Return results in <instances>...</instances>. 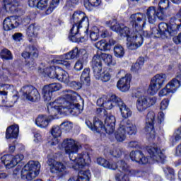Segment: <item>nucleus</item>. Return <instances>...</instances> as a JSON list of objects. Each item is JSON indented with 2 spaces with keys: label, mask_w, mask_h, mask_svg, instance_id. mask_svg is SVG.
Masks as SVG:
<instances>
[{
  "label": "nucleus",
  "mask_w": 181,
  "mask_h": 181,
  "mask_svg": "<svg viewBox=\"0 0 181 181\" xmlns=\"http://www.w3.org/2000/svg\"><path fill=\"white\" fill-rule=\"evenodd\" d=\"M159 8L162 9H168L169 8V0H161L158 4Z\"/></svg>",
  "instance_id": "nucleus-58"
},
{
  "label": "nucleus",
  "mask_w": 181,
  "mask_h": 181,
  "mask_svg": "<svg viewBox=\"0 0 181 181\" xmlns=\"http://www.w3.org/2000/svg\"><path fill=\"white\" fill-rule=\"evenodd\" d=\"M117 88L122 93H127L131 87V74H127L117 83Z\"/></svg>",
  "instance_id": "nucleus-19"
},
{
  "label": "nucleus",
  "mask_w": 181,
  "mask_h": 181,
  "mask_svg": "<svg viewBox=\"0 0 181 181\" xmlns=\"http://www.w3.org/2000/svg\"><path fill=\"white\" fill-rule=\"evenodd\" d=\"M29 52L35 59L39 56V51L37 50V48L33 46L29 47Z\"/></svg>",
  "instance_id": "nucleus-56"
},
{
  "label": "nucleus",
  "mask_w": 181,
  "mask_h": 181,
  "mask_svg": "<svg viewBox=\"0 0 181 181\" xmlns=\"http://www.w3.org/2000/svg\"><path fill=\"white\" fill-rule=\"evenodd\" d=\"M80 54V51H78V47H76L73 50L65 54V59H62L58 61V64H62L65 67V69H70L71 67V62L69 60H71L73 59H76V57H78Z\"/></svg>",
  "instance_id": "nucleus-16"
},
{
  "label": "nucleus",
  "mask_w": 181,
  "mask_h": 181,
  "mask_svg": "<svg viewBox=\"0 0 181 181\" xmlns=\"http://www.w3.org/2000/svg\"><path fill=\"white\" fill-rule=\"evenodd\" d=\"M120 126L126 134H129V135H135L136 134V125L130 120H122L120 122Z\"/></svg>",
  "instance_id": "nucleus-24"
},
{
  "label": "nucleus",
  "mask_w": 181,
  "mask_h": 181,
  "mask_svg": "<svg viewBox=\"0 0 181 181\" xmlns=\"http://www.w3.org/2000/svg\"><path fill=\"white\" fill-rule=\"evenodd\" d=\"M115 139L117 142H124L127 139V132L124 129L119 125V129L115 133Z\"/></svg>",
  "instance_id": "nucleus-34"
},
{
  "label": "nucleus",
  "mask_w": 181,
  "mask_h": 181,
  "mask_svg": "<svg viewBox=\"0 0 181 181\" xmlns=\"http://www.w3.org/2000/svg\"><path fill=\"white\" fill-rule=\"evenodd\" d=\"M147 151L154 162H159L160 163H165V154H163V151L160 148L156 146H153L148 147Z\"/></svg>",
  "instance_id": "nucleus-14"
},
{
  "label": "nucleus",
  "mask_w": 181,
  "mask_h": 181,
  "mask_svg": "<svg viewBox=\"0 0 181 181\" xmlns=\"http://www.w3.org/2000/svg\"><path fill=\"white\" fill-rule=\"evenodd\" d=\"M40 173V163L39 161H29L21 170L23 180H33Z\"/></svg>",
  "instance_id": "nucleus-6"
},
{
  "label": "nucleus",
  "mask_w": 181,
  "mask_h": 181,
  "mask_svg": "<svg viewBox=\"0 0 181 181\" xmlns=\"http://www.w3.org/2000/svg\"><path fill=\"white\" fill-rule=\"evenodd\" d=\"M72 22L74 23L73 27L70 30L69 39L72 42H86L84 37H80L78 30L81 28H86L88 29L90 23L88 22V17L83 11H76L74 13L72 16Z\"/></svg>",
  "instance_id": "nucleus-4"
},
{
  "label": "nucleus",
  "mask_w": 181,
  "mask_h": 181,
  "mask_svg": "<svg viewBox=\"0 0 181 181\" xmlns=\"http://www.w3.org/2000/svg\"><path fill=\"white\" fill-rule=\"evenodd\" d=\"M90 68H86L81 76V82L85 86H90Z\"/></svg>",
  "instance_id": "nucleus-35"
},
{
  "label": "nucleus",
  "mask_w": 181,
  "mask_h": 181,
  "mask_svg": "<svg viewBox=\"0 0 181 181\" xmlns=\"http://www.w3.org/2000/svg\"><path fill=\"white\" fill-rule=\"evenodd\" d=\"M85 122L88 128L91 129V131L101 132V131L104 130V124H103V122L97 117L93 118V124L88 119H86Z\"/></svg>",
  "instance_id": "nucleus-22"
},
{
  "label": "nucleus",
  "mask_w": 181,
  "mask_h": 181,
  "mask_svg": "<svg viewBox=\"0 0 181 181\" xmlns=\"http://www.w3.org/2000/svg\"><path fill=\"white\" fill-rule=\"evenodd\" d=\"M18 135H19V126L18 124L11 125L6 129V139H16L18 138Z\"/></svg>",
  "instance_id": "nucleus-26"
},
{
  "label": "nucleus",
  "mask_w": 181,
  "mask_h": 181,
  "mask_svg": "<svg viewBox=\"0 0 181 181\" xmlns=\"http://www.w3.org/2000/svg\"><path fill=\"white\" fill-rule=\"evenodd\" d=\"M165 81H166V74H156L151 81L148 93H149L151 95H155V94L162 88Z\"/></svg>",
  "instance_id": "nucleus-9"
},
{
  "label": "nucleus",
  "mask_w": 181,
  "mask_h": 181,
  "mask_svg": "<svg viewBox=\"0 0 181 181\" xmlns=\"http://www.w3.org/2000/svg\"><path fill=\"white\" fill-rule=\"evenodd\" d=\"M48 88L53 91H59V90H61L62 88V84L59 83H50L49 85H47Z\"/></svg>",
  "instance_id": "nucleus-54"
},
{
  "label": "nucleus",
  "mask_w": 181,
  "mask_h": 181,
  "mask_svg": "<svg viewBox=\"0 0 181 181\" xmlns=\"http://www.w3.org/2000/svg\"><path fill=\"white\" fill-rule=\"evenodd\" d=\"M80 2V0H67L66 5V6H69V8H71V6H74L75 5H77Z\"/></svg>",
  "instance_id": "nucleus-61"
},
{
  "label": "nucleus",
  "mask_w": 181,
  "mask_h": 181,
  "mask_svg": "<svg viewBox=\"0 0 181 181\" xmlns=\"http://www.w3.org/2000/svg\"><path fill=\"white\" fill-rule=\"evenodd\" d=\"M27 35L30 39V42H32V39H35L37 36V32L36 31L35 25L31 24L27 28Z\"/></svg>",
  "instance_id": "nucleus-37"
},
{
  "label": "nucleus",
  "mask_w": 181,
  "mask_h": 181,
  "mask_svg": "<svg viewBox=\"0 0 181 181\" xmlns=\"http://www.w3.org/2000/svg\"><path fill=\"white\" fill-rule=\"evenodd\" d=\"M21 91L23 98L31 101L32 103H36L40 100V93L39 90L32 86H24L21 88Z\"/></svg>",
  "instance_id": "nucleus-10"
},
{
  "label": "nucleus",
  "mask_w": 181,
  "mask_h": 181,
  "mask_svg": "<svg viewBox=\"0 0 181 181\" xmlns=\"http://www.w3.org/2000/svg\"><path fill=\"white\" fill-rule=\"evenodd\" d=\"M95 47L99 50H110V45L104 40H100L95 44Z\"/></svg>",
  "instance_id": "nucleus-46"
},
{
  "label": "nucleus",
  "mask_w": 181,
  "mask_h": 181,
  "mask_svg": "<svg viewBox=\"0 0 181 181\" xmlns=\"http://www.w3.org/2000/svg\"><path fill=\"white\" fill-rule=\"evenodd\" d=\"M42 95L45 101H50L53 96V92L49 88L47 85L45 86L42 88Z\"/></svg>",
  "instance_id": "nucleus-39"
},
{
  "label": "nucleus",
  "mask_w": 181,
  "mask_h": 181,
  "mask_svg": "<svg viewBox=\"0 0 181 181\" xmlns=\"http://www.w3.org/2000/svg\"><path fill=\"white\" fill-rule=\"evenodd\" d=\"M63 93L65 98L63 110H65L66 112H69L72 115L81 114L83 106L76 103L78 94L70 90H64Z\"/></svg>",
  "instance_id": "nucleus-5"
},
{
  "label": "nucleus",
  "mask_w": 181,
  "mask_h": 181,
  "mask_svg": "<svg viewBox=\"0 0 181 181\" xmlns=\"http://www.w3.org/2000/svg\"><path fill=\"white\" fill-rule=\"evenodd\" d=\"M4 8L6 12H10L11 13H14L18 11V7L19 6V1L18 0H3Z\"/></svg>",
  "instance_id": "nucleus-25"
},
{
  "label": "nucleus",
  "mask_w": 181,
  "mask_h": 181,
  "mask_svg": "<svg viewBox=\"0 0 181 181\" xmlns=\"http://www.w3.org/2000/svg\"><path fill=\"white\" fill-rule=\"evenodd\" d=\"M115 166L122 173H131V167L124 160H119L115 163Z\"/></svg>",
  "instance_id": "nucleus-31"
},
{
  "label": "nucleus",
  "mask_w": 181,
  "mask_h": 181,
  "mask_svg": "<svg viewBox=\"0 0 181 181\" xmlns=\"http://www.w3.org/2000/svg\"><path fill=\"white\" fill-rule=\"evenodd\" d=\"M23 158L24 156L23 154H18L13 157V168H14V166H16L18 163H20V162H22V160H23Z\"/></svg>",
  "instance_id": "nucleus-52"
},
{
  "label": "nucleus",
  "mask_w": 181,
  "mask_h": 181,
  "mask_svg": "<svg viewBox=\"0 0 181 181\" xmlns=\"http://www.w3.org/2000/svg\"><path fill=\"white\" fill-rule=\"evenodd\" d=\"M108 97L106 95H103L101 98L98 99L97 100V105L99 107H104L105 102L107 100Z\"/></svg>",
  "instance_id": "nucleus-59"
},
{
  "label": "nucleus",
  "mask_w": 181,
  "mask_h": 181,
  "mask_svg": "<svg viewBox=\"0 0 181 181\" xmlns=\"http://www.w3.org/2000/svg\"><path fill=\"white\" fill-rule=\"evenodd\" d=\"M97 163L100 165V166H103V168L110 169L111 170H115V169H117L115 163H110V161L105 160V158H98L97 159Z\"/></svg>",
  "instance_id": "nucleus-32"
},
{
  "label": "nucleus",
  "mask_w": 181,
  "mask_h": 181,
  "mask_svg": "<svg viewBox=\"0 0 181 181\" xmlns=\"http://www.w3.org/2000/svg\"><path fill=\"white\" fill-rule=\"evenodd\" d=\"M144 63H145V59L144 57H139L137 62L132 66V71L136 73V71L141 70L142 66H144Z\"/></svg>",
  "instance_id": "nucleus-40"
},
{
  "label": "nucleus",
  "mask_w": 181,
  "mask_h": 181,
  "mask_svg": "<svg viewBox=\"0 0 181 181\" xmlns=\"http://www.w3.org/2000/svg\"><path fill=\"white\" fill-rule=\"evenodd\" d=\"M1 160L4 163L7 169H11L13 168V157L11 154H6L1 156Z\"/></svg>",
  "instance_id": "nucleus-33"
},
{
  "label": "nucleus",
  "mask_w": 181,
  "mask_h": 181,
  "mask_svg": "<svg viewBox=\"0 0 181 181\" xmlns=\"http://www.w3.org/2000/svg\"><path fill=\"white\" fill-rule=\"evenodd\" d=\"M90 37L92 42H96V40L100 38V35H98V33L91 32L90 34Z\"/></svg>",
  "instance_id": "nucleus-63"
},
{
  "label": "nucleus",
  "mask_w": 181,
  "mask_h": 181,
  "mask_svg": "<svg viewBox=\"0 0 181 181\" xmlns=\"http://www.w3.org/2000/svg\"><path fill=\"white\" fill-rule=\"evenodd\" d=\"M129 173H124L122 172H118L115 175V179L117 181H129V177H128V175Z\"/></svg>",
  "instance_id": "nucleus-47"
},
{
  "label": "nucleus",
  "mask_w": 181,
  "mask_h": 181,
  "mask_svg": "<svg viewBox=\"0 0 181 181\" xmlns=\"http://www.w3.org/2000/svg\"><path fill=\"white\" fill-rule=\"evenodd\" d=\"M74 69L76 70V71H80L81 70H83V62L78 60L76 62L74 65Z\"/></svg>",
  "instance_id": "nucleus-62"
},
{
  "label": "nucleus",
  "mask_w": 181,
  "mask_h": 181,
  "mask_svg": "<svg viewBox=\"0 0 181 181\" xmlns=\"http://www.w3.org/2000/svg\"><path fill=\"white\" fill-rule=\"evenodd\" d=\"M61 127L64 131H70L73 128V124L69 122H64L61 124Z\"/></svg>",
  "instance_id": "nucleus-57"
},
{
  "label": "nucleus",
  "mask_w": 181,
  "mask_h": 181,
  "mask_svg": "<svg viewBox=\"0 0 181 181\" xmlns=\"http://www.w3.org/2000/svg\"><path fill=\"white\" fill-rule=\"evenodd\" d=\"M11 90V85L0 83V97L2 100L0 101V105H4L8 98V90Z\"/></svg>",
  "instance_id": "nucleus-28"
},
{
  "label": "nucleus",
  "mask_w": 181,
  "mask_h": 181,
  "mask_svg": "<svg viewBox=\"0 0 181 181\" xmlns=\"http://www.w3.org/2000/svg\"><path fill=\"white\" fill-rule=\"evenodd\" d=\"M78 181H90V170H81L76 176Z\"/></svg>",
  "instance_id": "nucleus-38"
},
{
  "label": "nucleus",
  "mask_w": 181,
  "mask_h": 181,
  "mask_svg": "<svg viewBox=\"0 0 181 181\" xmlns=\"http://www.w3.org/2000/svg\"><path fill=\"white\" fill-rule=\"evenodd\" d=\"M155 122V112H148L146 118V127L144 131L146 135H148L151 139H155V129H153V124Z\"/></svg>",
  "instance_id": "nucleus-13"
},
{
  "label": "nucleus",
  "mask_w": 181,
  "mask_h": 181,
  "mask_svg": "<svg viewBox=\"0 0 181 181\" xmlns=\"http://www.w3.org/2000/svg\"><path fill=\"white\" fill-rule=\"evenodd\" d=\"M52 120L49 117L40 115L36 118L35 124L37 127H39V128H47Z\"/></svg>",
  "instance_id": "nucleus-27"
},
{
  "label": "nucleus",
  "mask_w": 181,
  "mask_h": 181,
  "mask_svg": "<svg viewBox=\"0 0 181 181\" xmlns=\"http://www.w3.org/2000/svg\"><path fill=\"white\" fill-rule=\"evenodd\" d=\"M129 21L134 31L131 37L127 38V47L129 50H136L138 47H141V45L144 43L142 34H139L138 30L141 32V29L145 28L146 25V16H145V13L139 12L132 14Z\"/></svg>",
  "instance_id": "nucleus-3"
},
{
  "label": "nucleus",
  "mask_w": 181,
  "mask_h": 181,
  "mask_svg": "<svg viewBox=\"0 0 181 181\" xmlns=\"http://www.w3.org/2000/svg\"><path fill=\"white\" fill-rule=\"evenodd\" d=\"M100 5H101V0H88V1L84 4L85 8L88 11H91V9L100 6Z\"/></svg>",
  "instance_id": "nucleus-36"
},
{
  "label": "nucleus",
  "mask_w": 181,
  "mask_h": 181,
  "mask_svg": "<svg viewBox=\"0 0 181 181\" xmlns=\"http://www.w3.org/2000/svg\"><path fill=\"white\" fill-rule=\"evenodd\" d=\"M62 146L65 149V152L69 156L70 163H66L69 168H73L75 170L83 169L86 165L91 163V158L88 153H82L76 156V153L81 147L80 143L73 139H66L63 141Z\"/></svg>",
  "instance_id": "nucleus-1"
},
{
  "label": "nucleus",
  "mask_w": 181,
  "mask_h": 181,
  "mask_svg": "<svg viewBox=\"0 0 181 181\" xmlns=\"http://www.w3.org/2000/svg\"><path fill=\"white\" fill-rule=\"evenodd\" d=\"M66 84H69V86H70V87H71L72 88H74V90H80V88H81L82 86H85L83 83H78V82H76V81H71L69 82Z\"/></svg>",
  "instance_id": "nucleus-53"
},
{
  "label": "nucleus",
  "mask_w": 181,
  "mask_h": 181,
  "mask_svg": "<svg viewBox=\"0 0 181 181\" xmlns=\"http://www.w3.org/2000/svg\"><path fill=\"white\" fill-rule=\"evenodd\" d=\"M156 103V98L155 97H139L136 101V108L139 112H143L146 110H148L149 107L155 105Z\"/></svg>",
  "instance_id": "nucleus-12"
},
{
  "label": "nucleus",
  "mask_w": 181,
  "mask_h": 181,
  "mask_svg": "<svg viewBox=\"0 0 181 181\" xmlns=\"http://www.w3.org/2000/svg\"><path fill=\"white\" fill-rule=\"evenodd\" d=\"M19 26V20L15 16L7 17L3 22V28L4 30H12Z\"/></svg>",
  "instance_id": "nucleus-20"
},
{
  "label": "nucleus",
  "mask_w": 181,
  "mask_h": 181,
  "mask_svg": "<svg viewBox=\"0 0 181 181\" xmlns=\"http://www.w3.org/2000/svg\"><path fill=\"white\" fill-rule=\"evenodd\" d=\"M181 25V8L179 12L176 14L174 18H171L170 23H161L158 25V29L156 28H153L152 32L149 33L148 30H144V28H141V31L138 30L139 35H141L142 37H151L152 35H154L156 37L164 35L165 37H172V36H176L179 30V27Z\"/></svg>",
  "instance_id": "nucleus-2"
},
{
  "label": "nucleus",
  "mask_w": 181,
  "mask_h": 181,
  "mask_svg": "<svg viewBox=\"0 0 181 181\" xmlns=\"http://www.w3.org/2000/svg\"><path fill=\"white\" fill-rule=\"evenodd\" d=\"M64 103H66V99L59 98L56 100L54 102L49 103L47 105V111L50 114V119H54V117L58 114H63V112H67L66 110H64Z\"/></svg>",
  "instance_id": "nucleus-8"
},
{
  "label": "nucleus",
  "mask_w": 181,
  "mask_h": 181,
  "mask_svg": "<svg viewBox=\"0 0 181 181\" xmlns=\"http://www.w3.org/2000/svg\"><path fill=\"white\" fill-rule=\"evenodd\" d=\"M101 59L100 54L95 55L92 59V68L95 78H100L101 77V71H103V61Z\"/></svg>",
  "instance_id": "nucleus-17"
},
{
  "label": "nucleus",
  "mask_w": 181,
  "mask_h": 181,
  "mask_svg": "<svg viewBox=\"0 0 181 181\" xmlns=\"http://www.w3.org/2000/svg\"><path fill=\"white\" fill-rule=\"evenodd\" d=\"M51 134L54 138L50 143L51 145H57L59 144L58 138L62 135V129H60L59 126H53L51 129Z\"/></svg>",
  "instance_id": "nucleus-30"
},
{
  "label": "nucleus",
  "mask_w": 181,
  "mask_h": 181,
  "mask_svg": "<svg viewBox=\"0 0 181 181\" xmlns=\"http://www.w3.org/2000/svg\"><path fill=\"white\" fill-rule=\"evenodd\" d=\"M164 18L165 13H163V11H162V10L156 11V19H159V21H163Z\"/></svg>",
  "instance_id": "nucleus-64"
},
{
  "label": "nucleus",
  "mask_w": 181,
  "mask_h": 181,
  "mask_svg": "<svg viewBox=\"0 0 181 181\" xmlns=\"http://www.w3.org/2000/svg\"><path fill=\"white\" fill-rule=\"evenodd\" d=\"M103 129L106 134L110 135V134H113L114 131H115V124H104Z\"/></svg>",
  "instance_id": "nucleus-50"
},
{
  "label": "nucleus",
  "mask_w": 181,
  "mask_h": 181,
  "mask_svg": "<svg viewBox=\"0 0 181 181\" xmlns=\"http://www.w3.org/2000/svg\"><path fill=\"white\" fill-rule=\"evenodd\" d=\"M112 100L118 103V107L122 118H129V117L132 115V111H131V109L124 103V101H122L121 98L117 96H112Z\"/></svg>",
  "instance_id": "nucleus-18"
},
{
  "label": "nucleus",
  "mask_w": 181,
  "mask_h": 181,
  "mask_svg": "<svg viewBox=\"0 0 181 181\" xmlns=\"http://www.w3.org/2000/svg\"><path fill=\"white\" fill-rule=\"evenodd\" d=\"M0 57L4 60H12V53L8 49H4L0 52Z\"/></svg>",
  "instance_id": "nucleus-45"
},
{
  "label": "nucleus",
  "mask_w": 181,
  "mask_h": 181,
  "mask_svg": "<svg viewBox=\"0 0 181 181\" xmlns=\"http://www.w3.org/2000/svg\"><path fill=\"white\" fill-rule=\"evenodd\" d=\"M114 96L117 97V95H112L110 98H107V100L105 103V105L103 106L104 108H105L106 110H112V108L115 107V105H117L118 107V102L112 100V97Z\"/></svg>",
  "instance_id": "nucleus-41"
},
{
  "label": "nucleus",
  "mask_w": 181,
  "mask_h": 181,
  "mask_svg": "<svg viewBox=\"0 0 181 181\" xmlns=\"http://www.w3.org/2000/svg\"><path fill=\"white\" fill-rule=\"evenodd\" d=\"M59 4H60V0H52L50 2L49 6L45 11L46 15H50V13L59 6Z\"/></svg>",
  "instance_id": "nucleus-43"
},
{
  "label": "nucleus",
  "mask_w": 181,
  "mask_h": 181,
  "mask_svg": "<svg viewBox=\"0 0 181 181\" xmlns=\"http://www.w3.org/2000/svg\"><path fill=\"white\" fill-rule=\"evenodd\" d=\"M100 58L103 59V62L107 65V66H114L115 63L112 62V56L109 54L102 53L100 54Z\"/></svg>",
  "instance_id": "nucleus-42"
},
{
  "label": "nucleus",
  "mask_w": 181,
  "mask_h": 181,
  "mask_svg": "<svg viewBox=\"0 0 181 181\" xmlns=\"http://www.w3.org/2000/svg\"><path fill=\"white\" fill-rule=\"evenodd\" d=\"M130 158L132 160L139 163V165H146L149 161L148 157L141 151H135L130 153Z\"/></svg>",
  "instance_id": "nucleus-21"
},
{
  "label": "nucleus",
  "mask_w": 181,
  "mask_h": 181,
  "mask_svg": "<svg viewBox=\"0 0 181 181\" xmlns=\"http://www.w3.org/2000/svg\"><path fill=\"white\" fill-rule=\"evenodd\" d=\"M96 80H101L103 83H107L111 80V74L108 71L100 72V78H96Z\"/></svg>",
  "instance_id": "nucleus-48"
},
{
  "label": "nucleus",
  "mask_w": 181,
  "mask_h": 181,
  "mask_svg": "<svg viewBox=\"0 0 181 181\" xmlns=\"http://www.w3.org/2000/svg\"><path fill=\"white\" fill-rule=\"evenodd\" d=\"M110 155H112L115 158H120L121 155H122V148H114L112 151H110Z\"/></svg>",
  "instance_id": "nucleus-55"
},
{
  "label": "nucleus",
  "mask_w": 181,
  "mask_h": 181,
  "mask_svg": "<svg viewBox=\"0 0 181 181\" xmlns=\"http://www.w3.org/2000/svg\"><path fill=\"white\" fill-rule=\"evenodd\" d=\"M168 105H169V100L164 99L160 103V109L161 110V111H163L166 110V108H168Z\"/></svg>",
  "instance_id": "nucleus-60"
},
{
  "label": "nucleus",
  "mask_w": 181,
  "mask_h": 181,
  "mask_svg": "<svg viewBox=\"0 0 181 181\" xmlns=\"http://www.w3.org/2000/svg\"><path fill=\"white\" fill-rule=\"evenodd\" d=\"M47 163L49 166L51 173H54L58 176H62V175L66 173L67 168L62 162L57 161L53 158H49Z\"/></svg>",
  "instance_id": "nucleus-11"
},
{
  "label": "nucleus",
  "mask_w": 181,
  "mask_h": 181,
  "mask_svg": "<svg viewBox=\"0 0 181 181\" xmlns=\"http://www.w3.org/2000/svg\"><path fill=\"white\" fill-rule=\"evenodd\" d=\"M146 18L149 23H155L156 22V8L155 6L149 7L146 11Z\"/></svg>",
  "instance_id": "nucleus-29"
},
{
  "label": "nucleus",
  "mask_w": 181,
  "mask_h": 181,
  "mask_svg": "<svg viewBox=\"0 0 181 181\" xmlns=\"http://www.w3.org/2000/svg\"><path fill=\"white\" fill-rule=\"evenodd\" d=\"M114 53L115 57L121 58L124 57L125 51L124 50V47L122 46L117 45L114 47Z\"/></svg>",
  "instance_id": "nucleus-44"
},
{
  "label": "nucleus",
  "mask_w": 181,
  "mask_h": 181,
  "mask_svg": "<svg viewBox=\"0 0 181 181\" xmlns=\"http://www.w3.org/2000/svg\"><path fill=\"white\" fill-rule=\"evenodd\" d=\"M180 87V81L176 78L170 81L164 88L159 92V95L162 97L170 94V93H176L177 89Z\"/></svg>",
  "instance_id": "nucleus-15"
},
{
  "label": "nucleus",
  "mask_w": 181,
  "mask_h": 181,
  "mask_svg": "<svg viewBox=\"0 0 181 181\" xmlns=\"http://www.w3.org/2000/svg\"><path fill=\"white\" fill-rule=\"evenodd\" d=\"M44 73L49 78H56L58 81L68 84L70 82V76L67 71L58 66H49L44 69Z\"/></svg>",
  "instance_id": "nucleus-7"
},
{
  "label": "nucleus",
  "mask_w": 181,
  "mask_h": 181,
  "mask_svg": "<svg viewBox=\"0 0 181 181\" xmlns=\"http://www.w3.org/2000/svg\"><path fill=\"white\" fill-rule=\"evenodd\" d=\"M49 0H38L37 9L45 11L48 6Z\"/></svg>",
  "instance_id": "nucleus-49"
},
{
  "label": "nucleus",
  "mask_w": 181,
  "mask_h": 181,
  "mask_svg": "<svg viewBox=\"0 0 181 181\" xmlns=\"http://www.w3.org/2000/svg\"><path fill=\"white\" fill-rule=\"evenodd\" d=\"M115 116L109 115L105 119V125H115Z\"/></svg>",
  "instance_id": "nucleus-51"
},
{
  "label": "nucleus",
  "mask_w": 181,
  "mask_h": 181,
  "mask_svg": "<svg viewBox=\"0 0 181 181\" xmlns=\"http://www.w3.org/2000/svg\"><path fill=\"white\" fill-rule=\"evenodd\" d=\"M115 21H113V23H111L109 25L110 29L114 31H119V33L122 37H127V40L128 41V37H131L132 34H131V30L128 27L118 28V25H115Z\"/></svg>",
  "instance_id": "nucleus-23"
}]
</instances>
